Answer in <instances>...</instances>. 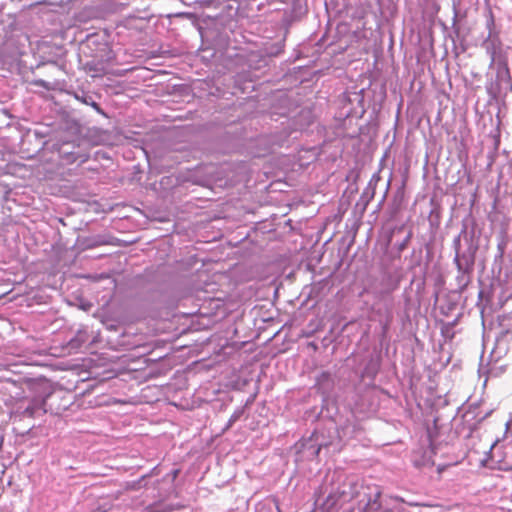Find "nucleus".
<instances>
[{
    "label": "nucleus",
    "instance_id": "7",
    "mask_svg": "<svg viewBox=\"0 0 512 512\" xmlns=\"http://www.w3.org/2000/svg\"><path fill=\"white\" fill-rule=\"evenodd\" d=\"M158 506L156 503L148 505L143 512H165L164 509H159Z\"/></svg>",
    "mask_w": 512,
    "mask_h": 512
},
{
    "label": "nucleus",
    "instance_id": "4",
    "mask_svg": "<svg viewBox=\"0 0 512 512\" xmlns=\"http://www.w3.org/2000/svg\"><path fill=\"white\" fill-rule=\"evenodd\" d=\"M378 498L379 494L374 499H370L362 509V512H392L389 509L382 508Z\"/></svg>",
    "mask_w": 512,
    "mask_h": 512
},
{
    "label": "nucleus",
    "instance_id": "11",
    "mask_svg": "<svg viewBox=\"0 0 512 512\" xmlns=\"http://www.w3.org/2000/svg\"><path fill=\"white\" fill-rule=\"evenodd\" d=\"M506 450L512 451V447L506 446Z\"/></svg>",
    "mask_w": 512,
    "mask_h": 512
},
{
    "label": "nucleus",
    "instance_id": "8",
    "mask_svg": "<svg viewBox=\"0 0 512 512\" xmlns=\"http://www.w3.org/2000/svg\"><path fill=\"white\" fill-rule=\"evenodd\" d=\"M503 464L506 470H512V459H510L508 456L503 459Z\"/></svg>",
    "mask_w": 512,
    "mask_h": 512
},
{
    "label": "nucleus",
    "instance_id": "1",
    "mask_svg": "<svg viewBox=\"0 0 512 512\" xmlns=\"http://www.w3.org/2000/svg\"><path fill=\"white\" fill-rule=\"evenodd\" d=\"M482 47L490 57V67L493 65H497L499 68L507 67V57L503 52L502 42L498 34L488 33Z\"/></svg>",
    "mask_w": 512,
    "mask_h": 512
},
{
    "label": "nucleus",
    "instance_id": "3",
    "mask_svg": "<svg viewBox=\"0 0 512 512\" xmlns=\"http://www.w3.org/2000/svg\"><path fill=\"white\" fill-rule=\"evenodd\" d=\"M44 405H45L44 399L34 398L26 406H24L22 404L19 405L17 407L16 413L22 418H25V417L34 418V417L46 412Z\"/></svg>",
    "mask_w": 512,
    "mask_h": 512
},
{
    "label": "nucleus",
    "instance_id": "2",
    "mask_svg": "<svg viewBox=\"0 0 512 512\" xmlns=\"http://www.w3.org/2000/svg\"><path fill=\"white\" fill-rule=\"evenodd\" d=\"M454 246H455V251H456L454 262L457 266L458 273H459V275L457 276V280H458V283L460 286L465 287L469 282L468 274L472 270V267L474 264V259L470 255H465V254L460 255V253H459L460 237H457L454 240Z\"/></svg>",
    "mask_w": 512,
    "mask_h": 512
},
{
    "label": "nucleus",
    "instance_id": "5",
    "mask_svg": "<svg viewBox=\"0 0 512 512\" xmlns=\"http://www.w3.org/2000/svg\"><path fill=\"white\" fill-rule=\"evenodd\" d=\"M486 27L488 29V33L491 34H498V32L495 30V21L493 15L490 13L489 17L486 22Z\"/></svg>",
    "mask_w": 512,
    "mask_h": 512
},
{
    "label": "nucleus",
    "instance_id": "6",
    "mask_svg": "<svg viewBox=\"0 0 512 512\" xmlns=\"http://www.w3.org/2000/svg\"><path fill=\"white\" fill-rule=\"evenodd\" d=\"M330 380H331V376H330V374H329V373H327V372H323V373H321V375L318 377V379H317V384H318L319 386H321V385H322V383H324L325 381L330 382Z\"/></svg>",
    "mask_w": 512,
    "mask_h": 512
},
{
    "label": "nucleus",
    "instance_id": "9",
    "mask_svg": "<svg viewBox=\"0 0 512 512\" xmlns=\"http://www.w3.org/2000/svg\"><path fill=\"white\" fill-rule=\"evenodd\" d=\"M239 416H240V413L235 412V413L231 416V418H230V420H229V423H228V424H229V426H230L232 423H234V422L239 418Z\"/></svg>",
    "mask_w": 512,
    "mask_h": 512
},
{
    "label": "nucleus",
    "instance_id": "10",
    "mask_svg": "<svg viewBox=\"0 0 512 512\" xmlns=\"http://www.w3.org/2000/svg\"><path fill=\"white\" fill-rule=\"evenodd\" d=\"M92 107H94L97 111H100V107L96 102L91 103Z\"/></svg>",
    "mask_w": 512,
    "mask_h": 512
}]
</instances>
